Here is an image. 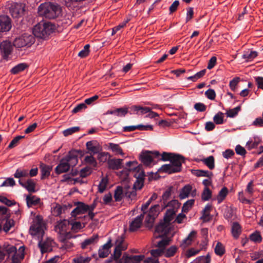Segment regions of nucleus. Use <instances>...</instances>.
<instances>
[{
  "instance_id": "obj_44",
  "label": "nucleus",
  "mask_w": 263,
  "mask_h": 263,
  "mask_svg": "<svg viewBox=\"0 0 263 263\" xmlns=\"http://www.w3.org/2000/svg\"><path fill=\"white\" fill-rule=\"evenodd\" d=\"M157 198V195L154 193L151 197L147 201V202L143 204L141 206V211L143 214L146 213V210L151 204L152 201L156 200Z\"/></svg>"
},
{
  "instance_id": "obj_35",
  "label": "nucleus",
  "mask_w": 263,
  "mask_h": 263,
  "mask_svg": "<svg viewBox=\"0 0 263 263\" xmlns=\"http://www.w3.org/2000/svg\"><path fill=\"white\" fill-rule=\"evenodd\" d=\"M177 212V211H175V209H167L164 217L163 220L170 224V222L173 219L174 216L176 214Z\"/></svg>"
},
{
  "instance_id": "obj_48",
  "label": "nucleus",
  "mask_w": 263,
  "mask_h": 263,
  "mask_svg": "<svg viewBox=\"0 0 263 263\" xmlns=\"http://www.w3.org/2000/svg\"><path fill=\"white\" fill-rule=\"evenodd\" d=\"M234 215V208L230 206H227L224 210L223 216L224 218L229 220L232 218Z\"/></svg>"
},
{
  "instance_id": "obj_12",
  "label": "nucleus",
  "mask_w": 263,
  "mask_h": 263,
  "mask_svg": "<svg viewBox=\"0 0 263 263\" xmlns=\"http://www.w3.org/2000/svg\"><path fill=\"white\" fill-rule=\"evenodd\" d=\"M76 207L71 212L72 217H76L80 214H84L88 211V205L82 202H76L74 203Z\"/></svg>"
},
{
  "instance_id": "obj_22",
  "label": "nucleus",
  "mask_w": 263,
  "mask_h": 263,
  "mask_svg": "<svg viewBox=\"0 0 263 263\" xmlns=\"http://www.w3.org/2000/svg\"><path fill=\"white\" fill-rule=\"evenodd\" d=\"M86 146L88 150L87 153L90 155H95L100 151V147L96 141H88L86 144Z\"/></svg>"
},
{
  "instance_id": "obj_53",
  "label": "nucleus",
  "mask_w": 263,
  "mask_h": 263,
  "mask_svg": "<svg viewBox=\"0 0 263 263\" xmlns=\"http://www.w3.org/2000/svg\"><path fill=\"white\" fill-rule=\"evenodd\" d=\"M174 154V153L163 152L161 155H160L161 158H160L159 157V158H157V159L158 160H161L163 161H171Z\"/></svg>"
},
{
  "instance_id": "obj_8",
  "label": "nucleus",
  "mask_w": 263,
  "mask_h": 263,
  "mask_svg": "<svg viewBox=\"0 0 263 263\" xmlns=\"http://www.w3.org/2000/svg\"><path fill=\"white\" fill-rule=\"evenodd\" d=\"M159 208V204H155L150 208L147 213H146L147 215L145 217V222L146 227L149 229L153 227L155 219L158 215Z\"/></svg>"
},
{
  "instance_id": "obj_61",
  "label": "nucleus",
  "mask_w": 263,
  "mask_h": 263,
  "mask_svg": "<svg viewBox=\"0 0 263 263\" xmlns=\"http://www.w3.org/2000/svg\"><path fill=\"white\" fill-rule=\"evenodd\" d=\"M116 115L119 117H124L129 113V108L123 107L116 109Z\"/></svg>"
},
{
  "instance_id": "obj_19",
  "label": "nucleus",
  "mask_w": 263,
  "mask_h": 263,
  "mask_svg": "<svg viewBox=\"0 0 263 263\" xmlns=\"http://www.w3.org/2000/svg\"><path fill=\"white\" fill-rule=\"evenodd\" d=\"M142 212L140 215L136 217L134 220L132 221L129 225V230L132 232L137 231L139 228H140L142 220L144 218V215Z\"/></svg>"
},
{
  "instance_id": "obj_50",
  "label": "nucleus",
  "mask_w": 263,
  "mask_h": 263,
  "mask_svg": "<svg viewBox=\"0 0 263 263\" xmlns=\"http://www.w3.org/2000/svg\"><path fill=\"white\" fill-rule=\"evenodd\" d=\"M180 203L177 200L174 199L165 204L164 205V208L169 206L170 207V209L174 210L175 209V211H177L178 209L180 207Z\"/></svg>"
},
{
  "instance_id": "obj_43",
  "label": "nucleus",
  "mask_w": 263,
  "mask_h": 263,
  "mask_svg": "<svg viewBox=\"0 0 263 263\" xmlns=\"http://www.w3.org/2000/svg\"><path fill=\"white\" fill-rule=\"evenodd\" d=\"M22 36L24 40L26 46L29 47L35 42L34 37L32 35L25 34Z\"/></svg>"
},
{
  "instance_id": "obj_20",
  "label": "nucleus",
  "mask_w": 263,
  "mask_h": 263,
  "mask_svg": "<svg viewBox=\"0 0 263 263\" xmlns=\"http://www.w3.org/2000/svg\"><path fill=\"white\" fill-rule=\"evenodd\" d=\"M18 183L22 187L26 189L29 192H35V183L33 180L31 179H28L26 181H23L22 180L20 179L18 180Z\"/></svg>"
},
{
  "instance_id": "obj_17",
  "label": "nucleus",
  "mask_w": 263,
  "mask_h": 263,
  "mask_svg": "<svg viewBox=\"0 0 263 263\" xmlns=\"http://www.w3.org/2000/svg\"><path fill=\"white\" fill-rule=\"evenodd\" d=\"M87 153V152H85L82 150H77L73 149L69 152L68 155L69 157L71 158L72 162L71 164L72 165H76L78 162V157L80 156V157L84 156L85 154Z\"/></svg>"
},
{
  "instance_id": "obj_47",
  "label": "nucleus",
  "mask_w": 263,
  "mask_h": 263,
  "mask_svg": "<svg viewBox=\"0 0 263 263\" xmlns=\"http://www.w3.org/2000/svg\"><path fill=\"white\" fill-rule=\"evenodd\" d=\"M93 155H90V156H87L84 159V162L86 164H88L91 166L95 167L97 166V162L93 157Z\"/></svg>"
},
{
  "instance_id": "obj_38",
  "label": "nucleus",
  "mask_w": 263,
  "mask_h": 263,
  "mask_svg": "<svg viewBox=\"0 0 263 263\" xmlns=\"http://www.w3.org/2000/svg\"><path fill=\"white\" fill-rule=\"evenodd\" d=\"M241 233V227L237 222L233 223L232 226V233L235 238H238Z\"/></svg>"
},
{
  "instance_id": "obj_6",
  "label": "nucleus",
  "mask_w": 263,
  "mask_h": 263,
  "mask_svg": "<svg viewBox=\"0 0 263 263\" xmlns=\"http://www.w3.org/2000/svg\"><path fill=\"white\" fill-rule=\"evenodd\" d=\"M160 157V154L158 151H143L139 155L141 162L146 166H149L154 161L155 159Z\"/></svg>"
},
{
  "instance_id": "obj_16",
  "label": "nucleus",
  "mask_w": 263,
  "mask_h": 263,
  "mask_svg": "<svg viewBox=\"0 0 263 263\" xmlns=\"http://www.w3.org/2000/svg\"><path fill=\"white\" fill-rule=\"evenodd\" d=\"M170 223L166 222L164 220L160 222L155 228V233L161 234L159 235V237H161L163 235H166L170 231Z\"/></svg>"
},
{
  "instance_id": "obj_21",
  "label": "nucleus",
  "mask_w": 263,
  "mask_h": 263,
  "mask_svg": "<svg viewBox=\"0 0 263 263\" xmlns=\"http://www.w3.org/2000/svg\"><path fill=\"white\" fill-rule=\"evenodd\" d=\"M196 235L197 232L196 231H191L187 237L182 240L180 245V247L182 249H184L191 245L194 239L196 237Z\"/></svg>"
},
{
  "instance_id": "obj_42",
  "label": "nucleus",
  "mask_w": 263,
  "mask_h": 263,
  "mask_svg": "<svg viewBox=\"0 0 263 263\" xmlns=\"http://www.w3.org/2000/svg\"><path fill=\"white\" fill-rule=\"evenodd\" d=\"M173 186H170L168 189H167L163 193L162 196V200L163 201V206L166 204L168 199L170 198L172 192H173Z\"/></svg>"
},
{
  "instance_id": "obj_13",
  "label": "nucleus",
  "mask_w": 263,
  "mask_h": 263,
  "mask_svg": "<svg viewBox=\"0 0 263 263\" xmlns=\"http://www.w3.org/2000/svg\"><path fill=\"white\" fill-rule=\"evenodd\" d=\"M12 27L11 18L7 15L0 16V31L8 32Z\"/></svg>"
},
{
  "instance_id": "obj_34",
  "label": "nucleus",
  "mask_w": 263,
  "mask_h": 263,
  "mask_svg": "<svg viewBox=\"0 0 263 263\" xmlns=\"http://www.w3.org/2000/svg\"><path fill=\"white\" fill-rule=\"evenodd\" d=\"M137 161H128L126 164V167L129 168V171L133 170L134 171L138 172L142 170V165L137 166Z\"/></svg>"
},
{
  "instance_id": "obj_54",
  "label": "nucleus",
  "mask_w": 263,
  "mask_h": 263,
  "mask_svg": "<svg viewBox=\"0 0 263 263\" xmlns=\"http://www.w3.org/2000/svg\"><path fill=\"white\" fill-rule=\"evenodd\" d=\"M211 196L212 192L208 187H205L201 195L202 200L208 201L211 198Z\"/></svg>"
},
{
  "instance_id": "obj_9",
  "label": "nucleus",
  "mask_w": 263,
  "mask_h": 263,
  "mask_svg": "<svg viewBox=\"0 0 263 263\" xmlns=\"http://www.w3.org/2000/svg\"><path fill=\"white\" fill-rule=\"evenodd\" d=\"M71 162L72 160L71 158H70L68 155H67L60 160L59 164L55 168V172L59 175L68 172L70 167L75 166L72 165Z\"/></svg>"
},
{
  "instance_id": "obj_40",
  "label": "nucleus",
  "mask_w": 263,
  "mask_h": 263,
  "mask_svg": "<svg viewBox=\"0 0 263 263\" xmlns=\"http://www.w3.org/2000/svg\"><path fill=\"white\" fill-rule=\"evenodd\" d=\"M3 252H5L9 255L11 254H15L17 253V249L14 246H11L9 245H4L2 248Z\"/></svg>"
},
{
  "instance_id": "obj_46",
  "label": "nucleus",
  "mask_w": 263,
  "mask_h": 263,
  "mask_svg": "<svg viewBox=\"0 0 263 263\" xmlns=\"http://www.w3.org/2000/svg\"><path fill=\"white\" fill-rule=\"evenodd\" d=\"M129 189L130 187L128 186L125 187V196L133 200L137 195L136 190L133 188L131 191H129Z\"/></svg>"
},
{
  "instance_id": "obj_62",
  "label": "nucleus",
  "mask_w": 263,
  "mask_h": 263,
  "mask_svg": "<svg viewBox=\"0 0 263 263\" xmlns=\"http://www.w3.org/2000/svg\"><path fill=\"white\" fill-rule=\"evenodd\" d=\"M80 129V127L79 126H74L72 127L69 128H67L63 131V135L65 136H68L74 133L77 132L79 131Z\"/></svg>"
},
{
  "instance_id": "obj_1",
  "label": "nucleus",
  "mask_w": 263,
  "mask_h": 263,
  "mask_svg": "<svg viewBox=\"0 0 263 263\" xmlns=\"http://www.w3.org/2000/svg\"><path fill=\"white\" fill-rule=\"evenodd\" d=\"M45 228V226L42 218L40 216L37 215L33 219L32 224L29 229L30 234L31 235H36L39 237L41 238V239L38 243V247L40 249L42 254L51 250V247L52 241L49 238H47L46 240L43 241L42 239L44 234Z\"/></svg>"
},
{
  "instance_id": "obj_60",
  "label": "nucleus",
  "mask_w": 263,
  "mask_h": 263,
  "mask_svg": "<svg viewBox=\"0 0 263 263\" xmlns=\"http://www.w3.org/2000/svg\"><path fill=\"white\" fill-rule=\"evenodd\" d=\"M177 247L173 246L168 248L165 251H164V255L167 257H170L174 255L177 251Z\"/></svg>"
},
{
  "instance_id": "obj_58",
  "label": "nucleus",
  "mask_w": 263,
  "mask_h": 263,
  "mask_svg": "<svg viewBox=\"0 0 263 263\" xmlns=\"http://www.w3.org/2000/svg\"><path fill=\"white\" fill-rule=\"evenodd\" d=\"M108 183V179L106 177H103L102 178L99 185V191L100 193H103L106 188L107 184Z\"/></svg>"
},
{
  "instance_id": "obj_45",
  "label": "nucleus",
  "mask_w": 263,
  "mask_h": 263,
  "mask_svg": "<svg viewBox=\"0 0 263 263\" xmlns=\"http://www.w3.org/2000/svg\"><path fill=\"white\" fill-rule=\"evenodd\" d=\"M240 110V106H238L236 107H235L233 109H230L229 110H227L226 112L227 116L229 118H234L238 115V112Z\"/></svg>"
},
{
  "instance_id": "obj_7",
  "label": "nucleus",
  "mask_w": 263,
  "mask_h": 263,
  "mask_svg": "<svg viewBox=\"0 0 263 263\" xmlns=\"http://www.w3.org/2000/svg\"><path fill=\"white\" fill-rule=\"evenodd\" d=\"M159 208V204H155L150 208L147 213H146L147 215L145 217V222L146 227L149 229L153 227L155 219L158 215Z\"/></svg>"
},
{
  "instance_id": "obj_11",
  "label": "nucleus",
  "mask_w": 263,
  "mask_h": 263,
  "mask_svg": "<svg viewBox=\"0 0 263 263\" xmlns=\"http://www.w3.org/2000/svg\"><path fill=\"white\" fill-rule=\"evenodd\" d=\"M13 44L11 42L6 40L0 44V50L4 59L7 60L13 51Z\"/></svg>"
},
{
  "instance_id": "obj_29",
  "label": "nucleus",
  "mask_w": 263,
  "mask_h": 263,
  "mask_svg": "<svg viewBox=\"0 0 263 263\" xmlns=\"http://www.w3.org/2000/svg\"><path fill=\"white\" fill-rule=\"evenodd\" d=\"M192 186L190 184L185 185L180 191L179 194V198L180 199H184L188 197L190 193L192 191Z\"/></svg>"
},
{
  "instance_id": "obj_10",
  "label": "nucleus",
  "mask_w": 263,
  "mask_h": 263,
  "mask_svg": "<svg viewBox=\"0 0 263 263\" xmlns=\"http://www.w3.org/2000/svg\"><path fill=\"white\" fill-rule=\"evenodd\" d=\"M170 241L171 239L168 238H163L158 243L157 247L158 248L151 251V255L154 257H157L163 254L164 248L169 244Z\"/></svg>"
},
{
  "instance_id": "obj_5",
  "label": "nucleus",
  "mask_w": 263,
  "mask_h": 263,
  "mask_svg": "<svg viewBox=\"0 0 263 263\" xmlns=\"http://www.w3.org/2000/svg\"><path fill=\"white\" fill-rule=\"evenodd\" d=\"M184 161L185 159L182 156L174 154L170 163L163 165L159 171L170 174L180 172L182 170V164Z\"/></svg>"
},
{
  "instance_id": "obj_39",
  "label": "nucleus",
  "mask_w": 263,
  "mask_h": 263,
  "mask_svg": "<svg viewBox=\"0 0 263 263\" xmlns=\"http://www.w3.org/2000/svg\"><path fill=\"white\" fill-rule=\"evenodd\" d=\"M202 161L210 170H213L215 167V159L213 156H210Z\"/></svg>"
},
{
  "instance_id": "obj_3",
  "label": "nucleus",
  "mask_w": 263,
  "mask_h": 263,
  "mask_svg": "<svg viewBox=\"0 0 263 263\" xmlns=\"http://www.w3.org/2000/svg\"><path fill=\"white\" fill-rule=\"evenodd\" d=\"M55 24L50 22H40L33 28V34L34 36L42 39H46L57 29Z\"/></svg>"
},
{
  "instance_id": "obj_56",
  "label": "nucleus",
  "mask_w": 263,
  "mask_h": 263,
  "mask_svg": "<svg viewBox=\"0 0 263 263\" xmlns=\"http://www.w3.org/2000/svg\"><path fill=\"white\" fill-rule=\"evenodd\" d=\"M24 138V136H17L15 137L10 143L8 148L11 149L14 147L18 144L20 140Z\"/></svg>"
},
{
  "instance_id": "obj_18",
  "label": "nucleus",
  "mask_w": 263,
  "mask_h": 263,
  "mask_svg": "<svg viewBox=\"0 0 263 263\" xmlns=\"http://www.w3.org/2000/svg\"><path fill=\"white\" fill-rule=\"evenodd\" d=\"M24 9L21 5L14 4L10 8V12L13 18H18L24 13Z\"/></svg>"
},
{
  "instance_id": "obj_57",
  "label": "nucleus",
  "mask_w": 263,
  "mask_h": 263,
  "mask_svg": "<svg viewBox=\"0 0 263 263\" xmlns=\"http://www.w3.org/2000/svg\"><path fill=\"white\" fill-rule=\"evenodd\" d=\"M13 44V46L16 48H22L23 47L26 46L23 36L18 38H16L14 41Z\"/></svg>"
},
{
  "instance_id": "obj_55",
  "label": "nucleus",
  "mask_w": 263,
  "mask_h": 263,
  "mask_svg": "<svg viewBox=\"0 0 263 263\" xmlns=\"http://www.w3.org/2000/svg\"><path fill=\"white\" fill-rule=\"evenodd\" d=\"M223 113L218 112L213 117V121L216 124H221L223 123Z\"/></svg>"
},
{
  "instance_id": "obj_30",
  "label": "nucleus",
  "mask_w": 263,
  "mask_h": 263,
  "mask_svg": "<svg viewBox=\"0 0 263 263\" xmlns=\"http://www.w3.org/2000/svg\"><path fill=\"white\" fill-rule=\"evenodd\" d=\"M228 188L225 186L223 187L220 190L217 196V200L218 203H221L224 200L228 195Z\"/></svg>"
},
{
  "instance_id": "obj_41",
  "label": "nucleus",
  "mask_w": 263,
  "mask_h": 263,
  "mask_svg": "<svg viewBox=\"0 0 263 263\" xmlns=\"http://www.w3.org/2000/svg\"><path fill=\"white\" fill-rule=\"evenodd\" d=\"M4 220H5V222L4 224L3 229L5 232L7 233L11 228L14 226V221L13 219H10V218L4 219L2 221H3Z\"/></svg>"
},
{
  "instance_id": "obj_49",
  "label": "nucleus",
  "mask_w": 263,
  "mask_h": 263,
  "mask_svg": "<svg viewBox=\"0 0 263 263\" xmlns=\"http://www.w3.org/2000/svg\"><path fill=\"white\" fill-rule=\"evenodd\" d=\"M29 176L28 171L26 169H17L14 174V177L16 178H20Z\"/></svg>"
},
{
  "instance_id": "obj_23",
  "label": "nucleus",
  "mask_w": 263,
  "mask_h": 263,
  "mask_svg": "<svg viewBox=\"0 0 263 263\" xmlns=\"http://www.w3.org/2000/svg\"><path fill=\"white\" fill-rule=\"evenodd\" d=\"M123 160L120 159H112L108 160L107 163L109 168L117 170L122 168Z\"/></svg>"
},
{
  "instance_id": "obj_4",
  "label": "nucleus",
  "mask_w": 263,
  "mask_h": 263,
  "mask_svg": "<svg viewBox=\"0 0 263 263\" xmlns=\"http://www.w3.org/2000/svg\"><path fill=\"white\" fill-rule=\"evenodd\" d=\"M61 10L59 5L50 2L41 4L38 7L39 15L48 19H54L61 13Z\"/></svg>"
},
{
  "instance_id": "obj_64",
  "label": "nucleus",
  "mask_w": 263,
  "mask_h": 263,
  "mask_svg": "<svg viewBox=\"0 0 263 263\" xmlns=\"http://www.w3.org/2000/svg\"><path fill=\"white\" fill-rule=\"evenodd\" d=\"M196 262L198 263H210L211 257L208 254L205 256H201L197 258Z\"/></svg>"
},
{
  "instance_id": "obj_31",
  "label": "nucleus",
  "mask_w": 263,
  "mask_h": 263,
  "mask_svg": "<svg viewBox=\"0 0 263 263\" xmlns=\"http://www.w3.org/2000/svg\"><path fill=\"white\" fill-rule=\"evenodd\" d=\"M258 55V52L255 51H245L242 55V59L246 60V61L249 62L252 61Z\"/></svg>"
},
{
  "instance_id": "obj_2",
  "label": "nucleus",
  "mask_w": 263,
  "mask_h": 263,
  "mask_svg": "<svg viewBox=\"0 0 263 263\" xmlns=\"http://www.w3.org/2000/svg\"><path fill=\"white\" fill-rule=\"evenodd\" d=\"M115 246L114 254L111 255V257H113L116 263H122V260H124V263H141V261L144 257V256L142 255L129 257L127 254H124L122 259H120L122 251L127 249V245L124 243L123 238L121 237H119L116 239Z\"/></svg>"
},
{
  "instance_id": "obj_15",
  "label": "nucleus",
  "mask_w": 263,
  "mask_h": 263,
  "mask_svg": "<svg viewBox=\"0 0 263 263\" xmlns=\"http://www.w3.org/2000/svg\"><path fill=\"white\" fill-rule=\"evenodd\" d=\"M151 110V108L141 105H133L129 107V113L130 115H142Z\"/></svg>"
},
{
  "instance_id": "obj_24",
  "label": "nucleus",
  "mask_w": 263,
  "mask_h": 263,
  "mask_svg": "<svg viewBox=\"0 0 263 263\" xmlns=\"http://www.w3.org/2000/svg\"><path fill=\"white\" fill-rule=\"evenodd\" d=\"M125 196V188L123 189L121 186H118L114 193V198L116 201L119 202L122 200L123 197Z\"/></svg>"
},
{
  "instance_id": "obj_52",
  "label": "nucleus",
  "mask_w": 263,
  "mask_h": 263,
  "mask_svg": "<svg viewBox=\"0 0 263 263\" xmlns=\"http://www.w3.org/2000/svg\"><path fill=\"white\" fill-rule=\"evenodd\" d=\"M194 202V199H190L186 201L183 205L182 208V212L184 213H187L189 210L193 205Z\"/></svg>"
},
{
  "instance_id": "obj_63",
  "label": "nucleus",
  "mask_w": 263,
  "mask_h": 263,
  "mask_svg": "<svg viewBox=\"0 0 263 263\" xmlns=\"http://www.w3.org/2000/svg\"><path fill=\"white\" fill-rule=\"evenodd\" d=\"M92 172L90 166H86L80 171V177L84 178L89 175Z\"/></svg>"
},
{
  "instance_id": "obj_28",
  "label": "nucleus",
  "mask_w": 263,
  "mask_h": 263,
  "mask_svg": "<svg viewBox=\"0 0 263 263\" xmlns=\"http://www.w3.org/2000/svg\"><path fill=\"white\" fill-rule=\"evenodd\" d=\"M192 172L197 177H206L211 179L213 176L212 172L202 170H193Z\"/></svg>"
},
{
  "instance_id": "obj_36",
  "label": "nucleus",
  "mask_w": 263,
  "mask_h": 263,
  "mask_svg": "<svg viewBox=\"0 0 263 263\" xmlns=\"http://www.w3.org/2000/svg\"><path fill=\"white\" fill-rule=\"evenodd\" d=\"M28 67L26 63H20L13 67L10 72L11 73L16 74L24 70Z\"/></svg>"
},
{
  "instance_id": "obj_51",
  "label": "nucleus",
  "mask_w": 263,
  "mask_h": 263,
  "mask_svg": "<svg viewBox=\"0 0 263 263\" xmlns=\"http://www.w3.org/2000/svg\"><path fill=\"white\" fill-rule=\"evenodd\" d=\"M214 251L215 254L219 256H222L225 253L224 247L220 242L217 243Z\"/></svg>"
},
{
  "instance_id": "obj_32",
  "label": "nucleus",
  "mask_w": 263,
  "mask_h": 263,
  "mask_svg": "<svg viewBox=\"0 0 263 263\" xmlns=\"http://www.w3.org/2000/svg\"><path fill=\"white\" fill-rule=\"evenodd\" d=\"M68 207L71 208L72 207V205L68 204V205H64L63 206H61L59 204H57L53 210V215L56 216L60 215L62 213V212H64L65 210H67Z\"/></svg>"
},
{
  "instance_id": "obj_27",
  "label": "nucleus",
  "mask_w": 263,
  "mask_h": 263,
  "mask_svg": "<svg viewBox=\"0 0 263 263\" xmlns=\"http://www.w3.org/2000/svg\"><path fill=\"white\" fill-rule=\"evenodd\" d=\"M98 239V236L97 235H93L88 239H85L81 243V248L84 249L87 248V246H90L92 244H94L97 242Z\"/></svg>"
},
{
  "instance_id": "obj_33",
  "label": "nucleus",
  "mask_w": 263,
  "mask_h": 263,
  "mask_svg": "<svg viewBox=\"0 0 263 263\" xmlns=\"http://www.w3.org/2000/svg\"><path fill=\"white\" fill-rule=\"evenodd\" d=\"M26 203L28 207L37 205L40 201V198L36 197L35 196L28 195L26 197Z\"/></svg>"
},
{
  "instance_id": "obj_14",
  "label": "nucleus",
  "mask_w": 263,
  "mask_h": 263,
  "mask_svg": "<svg viewBox=\"0 0 263 263\" xmlns=\"http://www.w3.org/2000/svg\"><path fill=\"white\" fill-rule=\"evenodd\" d=\"M134 176L136 178V180L134 183L133 188L135 190H141L144 184V172L143 170L136 172Z\"/></svg>"
},
{
  "instance_id": "obj_37",
  "label": "nucleus",
  "mask_w": 263,
  "mask_h": 263,
  "mask_svg": "<svg viewBox=\"0 0 263 263\" xmlns=\"http://www.w3.org/2000/svg\"><path fill=\"white\" fill-rule=\"evenodd\" d=\"M108 148L117 154H120L122 156L124 155L121 147L118 144L109 143L108 144Z\"/></svg>"
},
{
  "instance_id": "obj_26",
  "label": "nucleus",
  "mask_w": 263,
  "mask_h": 263,
  "mask_svg": "<svg viewBox=\"0 0 263 263\" xmlns=\"http://www.w3.org/2000/svg\"><path fill=\"white\" fill-rule=\"evenodd\" d=\"M40 168L41 169V179H44L50 175V172L52 170V166L42 163L40 165Z\"/></svg>"
},
{
  "instance_id": "obj_59",
  "label": "nucleus",
  "mask_w": 263,
  "mask_h": 263,
  "mask_svg": "<svg viewBox=\"0 0 263 263\" xmlns=\"http://www.w3.org/2000/svg\"><path fill=\"white\" fill-rule=\"evenodd\" d=\"M9 211V210L8 208L3 206H0V214L3 216V220L10 217V214L8 212Z\"/></svg>"
},
{
  "instance_id": "obj_25",
  "label": "nucleus",
  "mask_w": 263,
  "mask_h": 263,
  "mask_svg": "<svg viewBox=\"0 0 263 263\" xmlns=\"http://www.w3.org/2000/svg\"><path fill=\"white\" fill-rule=\"evenodd\" d=\"M70 224V221L66 219L61 220L55 226L56 230H59L60 232H64L67 231V227Z\"/></svg>"
}]
</instances>
